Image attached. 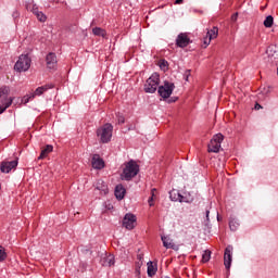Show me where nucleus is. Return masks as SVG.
Masks as SVG:
<instances>
[{"label":"nucleus","instance_id":"1","mask_svg":"<svg viewBox=\"0 0 278 278\" xmlns=\"http://www.w3.org/2000/svg\"><path fill=\"white\" fill-rule=\"evenodd\" d=\"M140 173V165L134 160L128 161L124 164L123 173L121 178L124 181H131Z\"/></svg>","mask_w":278,"mask_h":278},{"label":"nucleus","instance_id":"2","mask_svg":"<svg viewBox=\"0 0 278 278\" xmlns=\"http://www.w3.org/2000/svg\"><path fill=\"white\" fill-rule=\"evenodd\" d=\"M14 98L10 97V88L0 87V114H3L10 105H12Z\"/></svg>","mask_w":278,"mask_h":278},{"label":"nucleus","instance_id":"3","mask_svg":"<svg viewBox=\"0 0 278 278\" xmlns=\"http://www.w3.org/2000/svg\"><path fill=\"white\" fill-rule=\"evenodd\" d=\"M112 131H114V126L112 124H104L97 130V136L103 144H108L112 140Z\"/></svg>","mask_w":278,"mask_h":278},{"label":"nucleus","instance_id":"4","mask_svg":"<svg viewBox=\"0 0 278 278\" xmlns=\"http://www.w3.org/2000/svg\"><path fill=\"white\" fill-rule=\"evenodd\" d=\"M30 67H31V58H29L28 54L20 55L18 60L14 65V70L17 73H26V71H29Z\"/></svg>","mask_w":278,"mask_h":278},{"label":"nucleus","instance_id":"5","mask_svg":"<svg viewBox=\"0 0 278 278\" xmlns=\"http://www.w3.org/2000/svg\"><path fill=\"white\" fill-rule=\"evenodd\" d=\"M157 86H160V74H152L144 84V92L149 94H153L157 90Z\"/></svg>","mask_w":278,"mask_h":278},{"label":"nucleus","instance_id":"6","mask_svg":"<svg viewBox=\"0 0 278 278\" xmlns=\"http://www.w3.org/2000/svg\"><path fill=\"white\" fill-rule=\"evenodd\" d=\"M225 137L223 134L215 135L208 143V153H218L220 151V144H223Z\"/></svg>","mask_w":278,"mask_h":278},{"label":"nucleus","instance_id":"7","mask_svg":"<svg viewBox=\"0 0 278 278\" xmlns=\"http://www.w3.org/2000/svg\"><path fill=\"white\" fill-rule=\"evenodd\" d=\"M173 90H175V84L164 81L163 86L159 87V94L162 99H168L173 94Z\"/></svg>","mask_w":278,"mask_h":278},{"label":"nucleus","instance_id":"8","mask_svg":"<svg viewBox=\"0 0 278 278\" xmlns=\"http://www.w3.org/2000/svg\"><path fill=\"white\" fill-rule=\"evenodd\" d=\"M218 38V27H213L212 29L207 30L206 36L203 38V47L207 49L212 40H216Z\"/></svg>","mask_w":278,"mask_h":278},{"label":"nucleus","instance_id":"9","mask_svg":"<svg viewBox=\"0 0 278 278\" xmlns=\"http://www.w3.org/2000/svg\"><path fill=\"white\" fill-rule=\"evenodd\" d=\"M233 260V247L228 245L224 252V266L227 270L231 268V262Z\"/></svg>","mask_w":278,"mask_h":278},{"label":"nucleus","instance_id":"10","mask_svg":"<svg viewBox=\"0 0 278 278\" xmlns=\"http://www.w3.org/2000/svg\"><path fill=\"white\" fill-rule=\"evenodd\" d=\"M136 220H137L136 215L128 213L123 218V227L131 231V229L136 228Z\"/></svg>","mask_w":278,"mask_h":278},{"label":"nucleus","instance_id":"11","mask_svg":"<svg viewBox=\"0 0 278 278\" xmlns=\"http://www.w3.org/2000/svg\"><path fill=\"white\" fill-rule=\"evenodd\" d=\"M47 68L54 70L58 68V55L55 53L50 52L46 56Z\"/></svg>","mask_w":278,"mask_h":278},{"label":"nucleus","instance_id":"12","mask_svg":"<svg viewBox=\"0 0 278 278\" xmlns=\"http://www.w3.org/2000/svg\"><path fill=\"white\" fill-rule=\"evenodd\" d=\"M92 168L96 170H101L102 168H105V162H103V159L99 154H93L91 160Z\"/></svg>","mask_w":278,"mask_h":278},{"label":"nucleus","instance_id":"13","mask_svg":"<svg viewBox=\"0 0 278 278\" xmlns=\"http://www.w3.org/2000/svg\"><path fill=\"white\" fill-rule=\"evenodd\" d=\"M176 45H177V47H180V49H184V48L188 47V45H190V38L188 37L187 34L180 33L177 36Z\"/></svg>","mask_w":278,"mask_h":278},{"label":"nucleus","instance_id":"14","mask_svg":"<svg viewBox=\"0 0 278 278\" xmlns=\"http://www.w3.org/2000/svg\"><path fill=\"white\" fill-rule=\"evenodd\" d=\"M161 240L165 249H173V251H179V247L175 244V241H173V239H170L168 236L161 237Z\"/></svg>","mask_w":278,"mask_h":278},{"label":"nucleus","instance_id":"15","mask_svg":"<svg viewBox=\"0 0 278 278\" xmlns=\"http://www.w3.org/2000/svg\"><path fill=\"white\" fill-rule=\"evenodd\" d=\"M16 166H18V161L2 162L1 172L10 173V170H12V168H16Z\"/></svg>","mask_w":278,"mask_h":278},{"label":"nucleus","instance_id":"16","mask_svg":"<svg viewBox=\"0 0 278 278\" xmlns=\"http://www.w3.org/2000/svg\"><path fill=\"white\" fill-rule=\"evenodd\" d=\"M96 190H99L101 194H108L109 192L108 185L101 179L97 180Z\"/></svg>","mask_w":278,"mask_h":278},{"label":"nucleus","instance_id":"17","mask_svg":"<svg viewBox=\"0 0 278 278\" xmlns=\"http://www.w3.org/2000/svg\"><path fill=\"white\" fill-rule=\"evenodd\" d=\"M51 88H53V85H45L38 87L33 94H35V98L41 97V94H45V92H47V90H51Z\"/></svg>","mask_w":278,"mask_h":278},{"label":"nucleus","instance_id":"18","mask_svg":"<svg viewBox=\"0 0 278 278\" xmlns=\"http://www.w3.org/2000/svg\"><path fill=\"white\" fill-rule=\"evenodd\" d=\"M125 187H123V185H117L115 187V197L116 199H118L119 201H122V199H125Z\"/></svg>","mask_w":278,"mask_h":278},{"label":"nucleus","instance_id":"19","mask_svg":"<svg viewBox=\"0 0 278 278\" xmlns=\"http://www.w3.org/2000/svg\"><path fill=\"white\" fill-rule=\"evenodd\" d=\"M148 266V277H154V275L157 273V264H154L153 262L149 261L147 263Z\"/></svg>","mask_w":278,"mask_h":278},{"label":"nucleus","instance_id":"20","mask_svg":"<svg viewBox=\"0 0 278 278\" xmlns=\"http://www.w3.org/2000/svg\"><path fill=\"white\" fill-rule=\"evenodd\" d=\"M52 152H53V146L51 144L46 146V148L41 150V153L38 156V160H45V157H47V155H49V153H52Z\"/></svg>","mask_w":278,"mask_h":278},{"label":"nucleus","instance_id":"21","mask_svg":"<svg viewBox=\"0 0 278 278\" xmlns=\"http://www.w3.org/2000/svg\"><path fill=\"white\" fill-rule=\"evenodd\" d=\"M33 14H35V16H37L38 21H40V23H45V21H47V15L43 14L42 12L38 11V8H33Z\"/></svg>","mask_w":278,"mask_h":278},{"label":"nucleus","instance_id":"22","mask_svg":"<svg viewBox=\"0 0 278 278\" xmlns=\"http://www.w3.org/2000/svg\"><path fill=\"white\" fill-rule=\"evenodd\" d=\"M181 197H182L181 193H179L175 189L169 192V199L172 201H178L179 203H181Z\"/></svg>","mask_w":278,"mask_h":278},{"label":"nucleus","instance_id":"23","mask_svg":"<svg viewBox=\"0 0 278 278\" xmlns=\"http://www.w3.org/2000/svg\"><path fill=\"white\" fill-rule=\"evenodd\" d=\"M194 201V195L190 192H185L181 197V203H192Z\"/></svg>","mask_w":278,"mask_h":278},{"label":"nucleus","instance_id":"24","mask_svg":"<svg viewBox=\"0 0 278 278\" xmlns=\"http://www.w3.org/2000/svg\"><path fill=\"white\" fill-rule=\"evenodd\" d=\"M92 34L94 36H101V38H105V30L103 28H101V27H94L92 29Z\"/></svg>","mask_w":278,"mask_h":278},{"label":"nucleus","instance_id":"25","mask_svg":"<svg viewBox=\"0 0 278 278\" xmlns=\"http://www.w3.org/2000/svg\"><path fill=\"white\" fill-rule=\"evenodd\" d=\"M229 227L231 231H238V228L240 227V223L238 222V219H231L229 222Z\"/></svg>","mask_w":278,"mask_h":278},{"label":"nucleus","instance_id":"26","mask_svg":"<svg viewBox=\"0 0 278 278\" xmlns=\"http://www.w3.org/2000/svg\"><path fill=\"white\" fill-rule=\"evenodd\" d=\"M114 255L110 254L104 258V266H114Z\"/></svg>","mask_w":278,"mask_h":278},{"label":"nucleus","instance_id":"27","mask_svg":"<svg viewBox=\"0 0 278 278\" xmlns=\"http://www.w3.org/2000/svg\"><path fill=\"white\" fill-rule=\"evenodd\" d=\"M273 23H275V18L273 17V15H268L263 24L265 27H273Z\"/></svg>","mask_w":278,"mask_h":278},{"label":"nucleus","instance_id":"28","mask_svg":"<svg viewBox=\"0 0 278 278\" xmlns=\"http://www.w3.org/2000/svg\"><path fill=\"white\" fill-rule=\"evenodd\" d=\"M138 260H139V262L136 263L135 270H136L137 275H140V268H142L143 262H142V257L140 255H138Z\"/></svg>","mask_w":278,"mask_h":278},{"label":"nucleus","instance_id":"29","mask_svg":"<svg viewBox=\"0 0 278 278\" xmlns=\"http://www.w3.org/2000/svg\"><path fill=\"white\" fill-rule=\"evenodd\" d=\"M31 99H35V94H33V93L26 94V96H24V97L22 98V103H24V104L26 105V103H27L28 101H31Z\"/></svg>","mask_w":278,"mask_h":278},{"label":"nucleus","instance_id":"30","mask_svg":"<svg viewBox=\"0 0 278 278\" xmlns=\"http://www.w3.org/2000/svg\"><path fill=\"white\" fill-rule=\"evenodd\" d=\"M212 257V252L205 251L202 255V262L206 263Z\"/></svg>","mask_w":278,"mask_h":278},{"label":"nucleus","instance_id":"31","mask_svg":"<svg viewBox=\"0 0 278 278\" xmlns=\"http://www.w3.org/2000/svg\"><path fill=\"white\" fill-rule=\"evenodd\" d=\"M8 257V254L5 253V249L0 245V262H3Z\"/></svg>","mask_w":278,"mask_h":278},{"label":"nucleus","instance_id":"32","mask_svg":"<svg viewBox=\"0 0 278 278\" xmlns=\"http://www.w3.org/2000/svg\"><path fill=\"white\" fill-rule=\"evenodd\" d=\"M160 67H161L163 71H166V68H168V62H167L166 60L160 61Z\"/></svg>","mask_w":278,"mask_h":278},{"label":"nucleus","instance_id":"33","mask_svg":"<svg viewBox=\"0 0 278 278\" xmlns=\"http://www.w3.org/2000/svg\"><path fill=\"white\" fill-rule=\"evenodd\" d=\"M117 121L119 125H123V123H125V116L123 115H117Z\"/></svg>","mask_w":278,"mask_h":278},{"label":"nucleus","instance_id":"34","mask_svg":"<svg viewBox=\"0 0 278 278\" xmlns=\"http://www.w3.org/2000/svg\"><path fill=\"white\" fill-rule=\"evenodd\" d=\"M185 79L188 81L189 77H190V70H186L185 74H184Z\"/></svg>","mask_w":278,"mask_h":278},{"label":"nucleus","instance_id":"35","mask_svg":"<svg viewBox=\"0 0 278 278\" xmlns=\"http://www.w3.org/2000/svg\"><path fill=\"white\" fill-rule=\"evenodd\" d=\"M156 192H157V189L153 188V189L151 190V197H150V198L155 199Z\"/></svg>","mask_w":278,"mask_h":278},{"label":"nucleus","instance_id":"36","mask_svg":"<svg viewBox=\"0 0 278 278\" xmlns=\"http://www.w3.org/2000/svg\"><path fill=\"white\" fill-rule=\"evenodd\" d=\"M153 201H155V198H149L148 203H149L150 207H153V205H154Z\"/></svg>","mask_w":278,"mask_h":278},{"label":"nucleus","instance_id":"37","mask_svg":"<svg viewBox=\"0 0 278 278\" xmlns=\"http://www.w3.org/2000/svg\"><path fill=\"white\" fill-rule=\"evenodd\" d=\"M231 21H233V23L238 21V13L232 14Z\"/></svg>","mask_w":278,"mask_h":278},{"label":"nucleus","instance_id":"38","mask_svg":"<svg viewBox=\"0 0 278 278\" xmlns=\"http://www.w3.org/2000/svg\"><path fill=\"white\" fill-rule=\"evenodd\" d=\"M261 108H262V105H260V104L255 105V110H260Z\"/></svg>","mask_w":278,"mask_h":278},{"label":"nucleus","instance_id":"39","mask_svg":"<svg viewBox=\"0 0 278 278\" xmlns=\"http://www.w3.org/2000/svg\"><path fill=\"white\" fill-rule=\"evenodd\" d=\"M206 218H210V211H206Z\"/></svg>","mask_w":278,"mask_h":278},{"label":"nucleus","instance_id":"40","mask_svg":"<svg viewBox=\"0 0 278 278\" xmlns=\"http://www.w3.org/2000/svg\"><path fill=\"white\" fill-rule=\"evenodd\" d=\"M181 1H184V0H176V3H181Z\"/></svg>","mask_w":278,"mask_h":278}]
</instances>
